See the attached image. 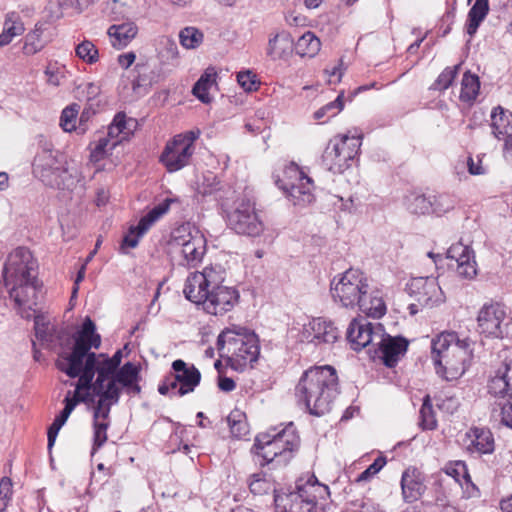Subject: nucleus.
Here are the masks:
<instances>
[{
	"label": "nucleus",
	"mask_w": 512,
	"mask_h": 512,
	"mask_svg": "<svg viewBox=\"0 0 512 512\" xmlns=\"http://www.w3.org/2000/svg\"><path fill=\"white\" fill-rule=\"evenodd\" d=\"M491 128L495 138L506 140L512 133V113L501 106L495 107L491 112Z\"/></svg>",
	"instance_id": "nucleus-28"
},
{
	"label": "nucleus",
	"mask_w": 512,
	"mask_h": 512,
	"mask_svg": "<svg viewBox=\"0 0 512 512\" xmlns=\"http://www.w3.org/2000/svg\"><path fill=\"white\" fill-rule=\"evenodd\" d=\"M333 300L345 308L357 307L372 318H380L386 313L382 293L372 288L366 274L350 268L335 276L330 284Z\"/></svg>",
	"instance_id": "nucleus-4"
},
{
	"label": "nucleus",
	"mask_w": 512,
	"mask_h": 512,
	"mask_svg": "<svg viewBox=\"0 0 512 512\" xmlns=\"http://www.w3.org/2000/svg\"><path fill=\"white\" fill-rule=\"evenodd\" d=\"M293 48V39L286 31H281L269 38L267 56L272 60L281 59L288 55Z\"/></svg>",
	"instance_id": "nucleus-30"
},
{
	"label": "nucleus",
	"mask_w": 512,
	"mask_h": 512,
	"mask_svg": "<svg viewBox=\"0 0 512 512\" xmlns=\"http://www.w3.org/2000/svg\"><path fill=\"white\" fill-rule=\"evenodd\" d=\"M361 140V135L334 136L322 154V165L333 174H342L352 166L358 156Z\"/></svg>",
	"instance_id": "nucleus-10"
},
{
	"label": "nucleus",
	"mask_w": 512,
	"mask_h": 512,
	"mask_svg": "<svg viewBox=\"0 0 512 512\" xmlns=\"http://www.w3.org/2000/svg\"><path fill=\"white\" fill-rule=\"evenodd\" d=\"M34 329L37 339L41 342L50 345L55 341L56 330L50 326L49 320L44 315L34 316Z\"/></svg>",
	"instance_id": "nucleus-40"
},
{
	"label": "nucleus",
	"mask_w": 512,
	"mask_h": 512,
	"mask_svg": "<svg viewBox=\"0 0 512 512\" xmlns=\"http://www.w3.org/2000/svg\"><path fill=\"white\" fill-rule=\"evenodd\" d=\"M447 257L457 263V274L465 279H473L477 274L474 251L461 242L451 245L447 251Z\"/></svg>",
	"instance_id": "nucleus-19"
},
{
	"label": "nucleus",
	"mask_w": 512,
	"mask_h": 512,
	"mask_svg": "<svg viewBox=\"0 0 512 512\" xmlns=\"http://www.w3.org/2000/svg\"><path fill=\"white\" fill-rule=\"evenodd\" d=\"M92 368V360L87 363L85 374L78 378V381L75 385V391L73 396H70V392L65 397V409H68L69 413H72L76 405L80 402L88 403L94 402L93 392L89 389V385H91V381L93 379Z\"/></svg>",
	"instance_id": "nucleus-24"
},
{
	"label": "nucleus",
	"mask_w": 512,
	"mask_h": 512,
	"mask_svg": "<svg viewBox=\"0 0 512 512\" xmlns=\"http://www.w3.org/2000/svg\"><path fill=\"white\" fill-rule=\"evenodd\" d=\"M172 202V199H166L143 216L139 221L140 234H145L161 216L167 213Z\"/></svg>",
	"instance_id": "nucleus-39"
},
{
	"label": "nucleus",
	"mask_w": 512,
	"mask_h": 512,
	"mask_svg": "<svg viewBox=\"0 0 512 512\" xmlns=\"http://www.w3.org/2000/svg\"><path fill=\"white\" fill-rule=\"evenodd\" d=\"M3 31L13 39L24 33V24L17 13L11 12L6 15L3 24Z\"/></svg>",
	"instance_id": "nucleus-49"
},
{
	"label": "nucleus",
	"mask_w": 512,
	"mask_h": 512,
	"mask_svg": "<svg viewBox=\"0 0 512 512\" xmlns=\"http://www.w3.org/2000/svg\"><path fill=\"white\" fill-rule=\"evenodd\" d=\"M171 244L180 248L185 265L195 266L199 263L206 251L204 236L197 230L191 231L189 224H184L173 230Z\"/></svg>",
	"instance_id": "nucleus-14"
},
{
	"label": "nucleus",
	"mask_w": 512,
	"mask_h": 512,
	"mask_svg": "<svg viewBox=\"0 0 512 512\" xmlns=\"http://www.w3.org/2000/svg\"><path fill=\"white\" fill-rule=\"evenodd\" d=\"M407 291L422 307L432 308L445 301L444 293L434 277H416L407 284Z\"/></svg>",
	"instance_id": "nucleus-17"
},
{
	"label": "nucleus",
	"mask_w": 512,
	"mask_h": 512,
	"mask_svg": "<svg viewBox=\"0 0 512 512\" xmlns=\"http://www.w3.org/2000/svg\"><path fill=\"white\" fill-rule=\"evenodd\" d=\"M217 72L214 67H209L205 70L204 74L199 78L193 87V94L203 103H209L211 97L209 96V89L216 84Z\"/></svg>",
	"instance_id": "nucleus-35"
},
{
	"label": "nucleus",
	"mask_w": 512,
	"mask_h": 512,
	"mask_svg": "<svg viewBox=\"0 0 512 512\" xmlns=\"http://www.w3.org/2000/svg\"><path fill=\"white\" fill-rule=\"evenodd\" d=\"M203 33L196 27H185L179 33L180 44L185 49H196L203 42Z\"/></svg>",
	"instance_id": "nucleus-46"
},
{
	"label": "nucleus",
	"mask_w": 512,
	"mask_h": 512,
	"mask_svg": "<svg viewBox=\"0 0 512 512\" xmlns=\"http://www.w3.org/2000/svg\"><path fill=\"white\" fill-rule=\"evenodd\" d=\"M385 464V457H377L371 465H369L362 473L358 475L355 482L362 483L370 481L373 476L380 472V470L385 466Z\"/></svg>",
	"instance_id": "nucleus-56"
},
{
	"label": "nucleus",
	"mask_w": 512,
	"mask_h": 512,
	"mask_svg": "<svg viewBox=\"0 0 512 512\" xmlns=\"http://www.w3.org/2000/svg\"><path fill=\"white\" fill-rule=\"evenodd\" d=\"M94 322L87 317L78 332L70 353L59 354L56 367L70 378H80L86 372L87 363L92 360L93 379L89 389L98 401L119 402V390L113 377L118 367L111 363L104 354L96 355L91 348H99L101 337L95 332Z\"/></svg>",
	"instance_id": "nucleus-1"
},
{
	"label": "nucleus",
	"mask_w": 512,
	"mask_h": 512,
	"mask_svg": "<svg viewBox=\"0 0 512 512\" xmlns=\"http://www.w3.org/2000/svg\"><path fill=\"white\" fill-rule=\"evenodd\" d=\"M488 392L497 398H512V365L505 364L494 372L488 381Z\"/></svg>",
	"instance_id": "nucleus-27"
},
{
	"label": "nucleus",
	"mask_w": 512,
	"mask_h": 512,
	"mask_svg": "<svg viewBox=\"0 0 512 512\" xmlns=\"http://www.w3.org/2000/svg\"><path fill=\"white\" fill-rule=\"evenodd\" d=\"M243 417V414L238 410L232 411L227 417L230 432L237 438H241L248 433V425Z\"/></svg>",
	"instance_id": "nucleus-48"
},
{
	"label": "nucleus",
	"mask_w": 512,
	"mask_h": 512,
	"mask_svg": "<svg viewBox=\"0 0 512 512\" xmlns=\"http://www.w3.org/2000/svg\"><path fill=\"white\" fill-rule=\"evenodd\" d=\"M75 53L82 61L87 64H95L99 60L97 47L89 40H84L75 48Z\"/></svg>",
	"instance_id": "nucleus-47"
},
{
	"label": "nucleus",
	"mask_w": 512,
	"mask_h": 512,
	"mask_svg": "<svg viewBox=\"0 0 512 512\" xmlns=\"http://www.w3.org/2000/svg\"><path fill=\"white\" fill-rule=\"evenodd\" d=\"M489 9L488 0H476L470 8L466 22V32L470 37L475 35L480 24L488 15Z\"/></svg>",
	"instance_id": "nucleus-32"
},
{
	"label": "nucleus",
	"mask_w": 512,
	"mask_h": 512,
	"mask_svg": "<svg viewBox=\"0 0 512 512\" xmlns=\"http://www.w3.org/2000/svg\"><path fill=\"white\" fill-rule=\"evenodd\" d=\"M497 407H493L492 414L494 417H500L501 423L505 426L512 428V403L499 402Z\"/></svg>",
	"instance_id": "nucleus-57"
},
{
	"label": "nucleus",
	"mask_w": 512,
	"mask_h": 512,
	"mask_svg": "<svg viewBox=\"0 0 512 512\" xmlns=\"http://www.w3.org/2000/svg\"><path fill=\"white\" fill-rule=\"evenodd\" d=\"M37 263L24 247L11 252L3 269V281L21 317L29 319L38 300L36 281Z\"/></svg>",
	"instance_id": "nucleus-3"
},
{
	"label": "nucleus",
	"mask_w": 512,
	"mask_h": 512,
	"mask_svg": "<svg viewBox=\"0 0 512 512\" xmlns=\"http://www.w3.org/2000/svg\"><path fill=\"white\" fill-rule=\"evenodd\" d=\"M297 490L290 493L276 494L275 512H316V502L328 494V487L318 482L315 476L304 483H297Z\"/></svg>",
	"instance_id": "nucleus-9"
},
{
	"label": "nucleus",
	"mask_w": 512,
	"mask_h": 512,
	"mask_svg": "<svg viewBox=\"0 0 512 512\" xmlns=\"http://www.w3.org/2000/svg\"><path fill=\"white\" fill-rule=\"evenodd\" d=\"M274 179L294 205L304 207L314 201L313 180L296 163L287 164L282 176L275 175Z\"/></svg>",
	"instance_id": "nucleus-11"
},
{
	"label": "nucleus",
	"mask_w": 512,
	"mask_h": 512,
	"mask_svg": "<svg viewBox=\"0 0 512 512\" xmlns=\"http://www.w3.org/2000/svg\"><path fill=\"white\" fill-rule=\"evenodd\" d=\"M459 67L460 65H455L444 69L433 84V88L440 91L449 88L457 75Z\"/></svg>",
	"instance_id": "nucleus-55"
},
{
	"label": "nucleus",
	"mask_w": 512,
	"mask_h": 512,
	"mask_svg": "<svg viewBox=\"0 0 512 512\" xmlns=\"http://www.w3.org/2000/svg\"><path fill=\"white\" fill-rule=\"evenodd\" d=\"M420 425L425 430H434L437 427L435 413L428 396L420 409Z\"/></svg>",
	"instance_id": "nucleus-51"
},
{
	"label": "nucleus",
	"mask_w": 512,
	"mask_h": 512,
	"mask_svg": "<svg viewBox=\"0 0 512 512\" xmlns=\"http://www.w3.org/2000/svg\"><path fill=\"white\" fill-rule=\"evenodd\" d=\"M447 475L453 477L457 482L461 484V478L467 483H470V476L468 474L467 466L462 461L449 464L445 469Z\"/></svg>",
	"instance_id": "nucleus-59"
},
{
	"label": "nucleus",
	"mask_w": 512,
	"mask_h": 512,
	"mask_svg": "<svg viewBox=\"0 0 512 512\" xmlns=\"http://www.w3.org/2000/svg\"><path fill=\"white\" fill-rule=\"evenodd\" d=\"M120 143V140L111 141L105 136L100 137L97 141L90 144V160L99 162L108 156L112 150Z\"/></svg>",
	"instance_id": "nucleus-41"
},
{
	"label": "nucleus",
	"mask_w": 512,
	"mask_h": 512,
	"mask_svg": "<svg viewBox=\"0 0 512 512\" xmlns=\"http://www.w3.org/2000/svg\"><path fill=\"white\" fill-rule=\"evenodd\" d=\"M405 206L413 214H428L432 211V203L423 194L412 192L405 196Z\"/></svg>",
	"instance_id": "nucleus-42"
},
{
	"label": "nucleus",
	"mask_w": 512,
	"mask_h": 512,
	"mask_svg": "<svg viewBox=\"0 0 512 512\" xmlns=\"http://www.w3.org/2000/svg\"><path fill=\"white\" fill-rule=\"evenodd\" d=\"M338 393L336 370L328 365L306 370L295 388L298 401L315 416L330 412Z\"/></svg>",
	"instance_id": "nucleus-5"
},
{
	"label": "nucleus",
	"mask_w": 512,
	"mask_h": 512,
	"mask_svg": "<svg viewBox=\"0 0 512 512\" xmlns=\"http://www.w3.org/2000/svg\"><path fill=\"white\" fill-rule=\"evenodd\" d=\"M249 490L254 495H264L275 491L274 485L263 472L254 473L247 479Z\"/></svg>",
	"instance_id": "nucleus-43"
},
{
	"label": "nucleus",
	"mask_w": 512,
	"mask_h": 512,
	"mask_svg": "<svg viewBox=\"0 0 512 512\" xmlns=\"http://www.w3.org/2000/svg\"><path fill=\"white\" fill-rule=\"evenodd\" d=\"M140 370L137 365L132 362L125 363L122 367L118 368L113 380L115 381L116 388L121 395L122 388L125 389L127 394L138 395L141 392V387L138 382L140 380Z\"/></svg>",
	"instance_id": "nucleus-26"
},
{
	"label": "nucleus",
	"mask_w": 512,
	"mask_h": 512,
	"mask_svg": "<svg viewBox=\"0 0 512 512\" xmlns=\"http://www.w3.org/2000/svg\"><path fill=\"white\" fill-rule=\"evenodd\" d=\"M342 99H343V94L341 93L337 96V98L334 101H332V102L324 105L320 109H318L314 113V118L322 119L325 116H328L330 118V117L337 115L343 109V106H344Z\"/></svg>",
	"instance_id": "nucleus-54"
},
{
	"label": "nucleus",
	"mask_w": 512,
	"mask_h": 512,
	"mask_svg": "<svg viewBox=\"0 0 512 512\" xmlns=\"http://www.w3.org/2000/svg\"><path fill=\"white\" fill-rule=\"evenodd\" d=\"M138 28L133 22L115 24L108 28L107 34L113 47H126L137 35Z\"/></svg>",
	"instance_id": "nucleus-29"
},
{
	"label": "nucleus",
	"mask_w": 512,
	"mask_h": 512,
	"mask_svg": "<svg viewBox=\"0 0 512 512\" xmlns=\"http://www.w3.org/2000/svg\"><path fill=\"white\" fill-rule=\"evenodd\" d=\"M113 121L121 130L122 139H128L137 127V121L134 118L127 117L123 112L117 113Z\"/></svg>",
	"instance_id": "nucleus-52"
},
{
	"label": "nucleus",
	"mask_w": 512,
	"mask_h": 512,
	"mask_svg": "<svg viewBox=\"0 0 512 512\" xmlns=\"http://www.w3.org/2000/svg\"><path fill=\"white\" fill-rule=\"evenodd\" d=\"M340 337V331L333 321L324 317H315L302 326L299 341L316 347L334 344Z\"/></svg>",
	"instance_id": "nucleus-16"
},
{
	"label": "nucleus",
	"mask_w": 512,
	"mask_h": 512,
	"mask_svg": "<svg viewBox=\"0 0 512 512\" xmlns=\"http://www.w3.org/2000/svg\"><path fill=\"white\" fill-rule=\"evenodd\" d=\"M93 112L90 109H84L79 117V124L77 125V133L82 135L88 130V121L91 118Z\"/></svg>",
	"instance_id": "nucleus-63"
},
{
	"label": "nucleus",
	"mask_w": 512,
	"mask_h": 512,
	"mask_svg": "<svg viewBox=\"0 0 512 512\" xmlns=\"http://www.w3.org/2000/svg\"><path fill=\"white\" fill-rule=\"evenodd\" d=\"M79 113L78 105H70L63 109L60 116V126L65 132H77V116Z\"/></svg>",
	"instance_id": "nucleus-50"
},
{
	"label": "nucleus",
	"mask_w": 512,
	"mask_h": 512,
	"mask_svg": "<svg viewBox=\"0 0 512 512\" xmlns=\"http://www.w3.org/2000/svg\"><path fill=\"white\" fill-rule=\"evenodd\" d=\"M11 486L12 484L9 478H3L0 481V512H3L7 507L11 494Z\"/></svg>",
	"instance_id": "nucleus-62"
},
{
	"label": "nucleus",
	"mask_w": 512,
	"mask_h": 512,
	"mask_svg": "<svg viewBox=\"0 0 512 512\" xmlns=\"http://www.w3.org/2000/svg\"><path fill=\"white\" fill-rule=\"evenodd\" d=\"M255 77L256 76L249 71L240 72L237 75V81L245 91H253L257 89Z\"/></svg>",
	"instance_id": "nucleus-61"
},
{
	"label": "nucleus",
	"mask_w": 512,
	"mask_h": 512,
	"mask_svg": "<svg viewBox=\"0 0 512 512\" xmlns=\"http://www.w3.org/2000/svg\"><path fill=\"white\" fill-rule=\"evenodd\" d=\"M44 73L48 84L59 86L65 78V67L58 62H49Z\"/></svg>",
	"instance_id": "nucleus-53"
},
{
	"label": "nucleus",
	"mask_w": 512,
	"mask_h": 512,
	"mask_svg": "<svg viewBox=\"0 0 512 512\" xmlns=\"http://www.w3.org/2000/svg\"><path fill=\"white\" fill-rule=\"evenodd\" d=\"M143 235L144 234H140L139 224L137 226L130 227L129 232L123 238V241H122V244L120 247L121 252L124 254H127L128 248L129 249L136 248L139 243V239Z\"/></svg>",
	"instance_id": "nucleus-58"
},
{
	"label": "nucleus",
	"mask_w": 512,
	"mask_h": 512,
	"mask_svg": "<svg viewBox=\"0 0 512 512\" xmlns=\"http://www.w3.org/2000/svg\"><path fill=\"white\" fill-rule=\"evenodd\" d=\"M217 347L220 356H227L231 367L235 370H243L257 361L260 353L257 335L237 325L228 327L219 334Z\"/></svg>",
	"instance_id": "nucleus-8"
},
{
	"label": "nucleus",
	"mask_w": 512,
	"mask_h": 512,
	"mask_svg": "<svg viewBox=\"0 0 512 512\" xmlns=\"http://www.w3.org/2000/svg\"><path fill=\"white\" fill-rule=\"evenodd\" d=\"M471 442L469 449L481 454H489L494 451V438L490 430L474 428L470 431Z\"/></svg>",
	"instance_id": "nucleus-31"
},
{
	"label": "nucleus",
	"mask_w": 512,
	"mask_h": 512,
	"mask_svg": "<svg viewBox=\"0 0 512 512\" xmlns=\"http://www.w3.org/2000/svg\"><path fill=\"white\" fill-rule=\"evenodd\" d=\"M172 202V199H166L143 216L139 221L140 234H145L161 216L167 213Z\"/></svg>",
	"instance_id": "nucleus-38"
},
{
	"label": "nucleus",
	"mask_w": 512,
	"mask_h": 512,
	"mask_svg": "<svg viewBox=\"0 0 512 512\" xmlns=\"http://www.w3.org/2000/svg\"><path fill=\"white\" fill-rule=\"evenodd\" d=\"M226 219L228 226L237 234L256 237L264 230L255 204L247 198L238 199L233 209L226 210Z\"/></svg>",
	"instance_id": "nucleus-13"
},
{
	"label": "nucleus",
	"mask_w": 512,
	"mask_h": 512,
	"mask_svg": "<svg viewBox=\"0 0 512 512\" xmlns=\"http://www.w3.org/2000/svg\"><path fill=\"white\" fill-rule=\"evenodd\" d=\"M376 345L379 347L378 353L383 363L387 367H394L407 351L408 342L403 337H392L381 332Z\"/></svg>",
	"instance_id": "nucleus-21"
},
{
	"label": "nucleus",
	"mask_w": 512,
	"mask_h": 512,
	"mask_svg": "<svg viewBox=\"0 0 512 512\" xmlns=\"http://www.w3.org/2000/svg\"><path fill=\"white\" fill-rule=\"evenodd\" d=\"M200 130H190L178 134L169 141L160 156V161L168 172H176L190 163L194 154V142L199 138Z\"/></svg>",
	"instance_id": "nucleus-12"
},
{
	"label": "nucleus",
	"mask_w": 512,
	"mask_h": 512,
	"mask_svg": "<svg viewBox=\"0 0 512 512\" xmlns=\"http://www.w3.org/2000/svg\"><path fill=\"white\" fill-rule=\"evenodd\" d=\"M79 88H82L83 92L86 93L88 101L95 99L100 94V86L93 82L86 83Z\"/></svg>",
	"instance_id": "nucleus-64"
},
{
	"label": "nucleus",
	"mask_w": 512,
	"mask_h": 512,
	"mask_svg": "<svg viewBox=\"0 0 512 512\" xmlns=\"http://www.w3.org/2000/svg\"><path fill=\"white\" fill-rule=\"evenodd\" d=\"M269 443V433H261L255 438L252 451H254L257 460L256 462L260 466H265L278 457V452Z\"/></svg>",
	"instance_id": "nucleus-33"
},
{
	"label": "nucleus",
	"mask_w": 512,
	"mask_h": 512,
	"mask_svg": "<svg viewBox=\"0 0 512 512\" xmlns=\"http://www.w3.org/2000/svg\"><path fill=\"white\" fill-rule=\"evenodd\" d=\"M294 46L298 55L313 57L319 52L321 43L314 33L308 31L297 40Z\"/></svg>",
	"instance_id": "nucleus-36"
},
{
	"label": "nucleus",
	"mask_w": 512,
	"mask_h": 512,
	"mask_svg": "<svg viewBox=\"0 0 512 512\" xmlns=\"http://www.w3.org/2000/svg\"><path fill=\"white\" fill-rule=\"evenodd\" d=\"M509 317L507 308L499 302L485 303L477 316L478 332L485 337L502 338L507 332Z\"/></svg>",
	"instance_id": "nucleus-15"
},
{
	"label": "nucleus",
	"mask_w": 512,
	"mask_h": 512,
	"mask_svg": "<svg viewBox=\"0 0 512 512\" xmlns=\"http://www.w3.org/2000/svg\"><path fill=\"white\" fill-rule=\"evenodd\" d=\"M226 276L222 265L207 266L187 277L183 293L189 301L201 305L206 313L222 316L233 310L240 299L237 288L223 284Z\"/></svg>",
	"instance_id": "nucleus-2"
},
{
	"label": "nucleus",
	"mask_w": 512,
	"mask_h": 512,
	"mask_svg": "<svg viewBox=\"0 0 512 512\" xmlns=\"http://www.w3.org/2000/svg\"><path fill=\"white\" fill-rule=\"evenodd\" d=\"M222 189L221 182L212 172L203 175L202 180L198 183L197 191L203 196L216 195V199H220L218 193Z\"/></svg>",
	"instance_id": "nucleus-45"
},
{
	"label": "nucleus",
	"mask_w": 512,
	"mask_h": 512,
	"mask_svg": "<svg viewBox=\"0 0 512 512\" xmlns=\"http://www.w3.org/2000/svg\"><path fill=\"white\" fill-rule=\"evenodd\" d=\"M160 44L162 46L159 51V56L161 57V59L167 61L177 59L178 47L173 39L169 37H164L161 39Z\"/></svg>",
	"instance_id": "nucleus-60"
},
{
	"label": "nucleus",
	"mask_w": 512,
	"mask_h": 512,
	"mask_svg": "<svg viewBox=\"0 0 512 512\" xmlns=\"http://www.w3.org/2000/svg\"><path fill=\"white\" fill-rule=\"evenodd\" d=\"M269 443L274 451L278 452V457L287 462L290 454L294 451L299 444V437L297 436L293 423H289L285 428L280 431L272 429L269 432Z\"/></svg>",
	"instance_id": "nucleus-20"
},
{
	"label": "nucleus",
	"mask_w": 512,
	"mask_h": 512,
	"mask_svg": "<svg viewBox=\"0 0 512 512\" xmlns=\"http://www.w3.org/2000/svg\"><path fill=\"white\" fill-rule=\"evenodd\" d=\"M32 173L44 185L59 190L73 191L83 179L79 167L68 162L66 157L49 143L41 146L36 153Z\"/></svg>",
	"instance_id": "nucleus-6"
},
{
	"label": "nucleus",
	"mask_w": 512,
	"mask_h": 512,
	"mask_svg": "<svg viewBox=\"0 0 512 512\" xmlns=\"http://www.w3.org/2000/svg\"><path fill=\"white\" fill-rule=\"evenodd\" d=\"M117 403L96 401L93 408V451L99 449L107 441V429L110 425L109 415L111 407Z\"/></svg>",
	"instance_id": "nucleus-22"
},
{
	"label": "nucleus",
	"mask_w": 512,
	"mask_h": 512,
	"mask_svg": "<svg viewBox=\"0 0 512 512\" xmlns=\"http://www.w3.org/2000/svg\"><path fill=\"white\" fill-rule=\"evenodd\" d=\"M45 27L42 23H37L24 39L23 53L25 55H34L40 52L48 43L44 36Z\"/></svg>",
	"instance_id": "nucleus-34"
},
{
	"label": "nucleus",
	"mask_w": 512,
	"mask_h": 512,
	"mask_svg": "<svg viewBox=\"0 0 512 512\" xmlns=\"http://www.w3.org/2000/svg\"><path fill=\"white\" fill-rule=\"evenodd\" d=\"M137 78L135 82L137 86H147L158 82L161 74L150 63H138L136 65Z\"/></svg>",
	"instance_id": "nucleus-44"
},
{
	"label": "nucleus",
	"mask_w": 512,
	"mask_h": 512,
	"mask_svg": "<svg viewBox=\"0 0 512 512\" xmlns=\"http://www.w3.org/2000/svg\"><path fill=\"white\" fill-rule=\"evenodd\" d=\"M403 499L407 503H413L420 499L426 490L424 476L416 468H407L401 478Z\"/></svg>",
	"instance_id": "nucleus-25"
},
{
	"label": "nucleus",
	"mask_w": 512,
	"mask_h": 512,
	"mask_svg": "<svg viewBox=\"0 0 512 512\" xmlns=\"http://www.w3.org/2000/svg\"><path fill=\"white\" fill-rule=\"evenodd\" d=\"M383 332L380 324L374 326L365 319L351 321L347 329V339L353 350H361L370 344L376 343Z\"/></svg>",
	"instance_id": "nucleus-18"
},
{
	"label": "nucleus",
	"mask_w": 512,
	"mask_h": 512,
	"mask_svg": "<svg viewBox=\"0 0 512 512\" xmlns=\"http://www.w3.org/2000/svg\"><path fill=\"white\" fill-rule=\"evenodd\" d=\"M479 89L480 81L478 76L473 75L470 72L464 73L461 81L460 100L472 103L476 99Z\"/></svg>",
	"instance_id": "nucleus-37"
},
{
	"label": "nucleus",
	"mask_w": 512,
	"mask_h": 512,
	"mask_svg": "<svg viewBox=\"0 0 512 512\" xmlns=\"http://www.w3.org/2000/svg\"><path fill=\"white\" fill-rule=\"evenodd\" d=\"M172 369L180 384L177 391L179 396L193 392L199 385L201 373L194 365H188L185 361L177 359L172 363Z\"/></svg>",
	"instance_id": "nucleus-23"
},
{
	"label": "nucleus",
	"mask_w": 512,
	"mask_h": 512,
	"mask_svg": "<svg viewBox=\"0 0 512 512\" xmlns=\"http://www.w3.org/2000/svg\"><path fill=\"white\" fill-rule=\"evenodd\" d=\"M431 357L437 373L447 381L461 377L472 358L471 343L455 332H443L431 342Z\"/></svg>",
	"instance_id": "nucleus-7"
}]
</instances>
